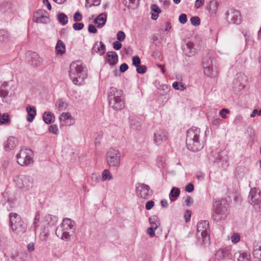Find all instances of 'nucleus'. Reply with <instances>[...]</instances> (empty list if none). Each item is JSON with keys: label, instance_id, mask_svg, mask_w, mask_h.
Segmentation results:
<instances>
[{"label": "nucleus", "instance_id": "1", "mask_svg": "<svg viewBox=\"0 0 261 261\" xmlns=\"http://www.w3.org/2000/svg\"><path fill=\"white\" fill-rule=\"evenodd\" d=\"M205 142V134L201 132L200 128L192 127L187 131L186 145L187 148L193 152L202 149Z\"/></svg>", "mask_w": 261, "mask_h": 261}, {"label": "nucleus", "instance_id": "2", "mask_svg": "<svg viewBox=\"0 0 261 261\" xmlns=\"http://www.w3.org/2000/svg\"><path fill=\"white\" fill-rule=\"evenodd\" d=\"M75 223L69 218H64L60 227L57 228L56 234L57 236L65 241L70 240L71 236L75 231Z\"/></svg>", "mask_w": 261, "mask_h": 261}, {"label": "nucleus", "instance_id": "3", "mask_svg": "<svg viewBox=\"0 0 261 261\" xmlns=\"http://www.w3.org/2000/svg\"><path fill=\"white\" fill-rule=\"evenodd\" d=\"M68 73L70 79L76 85H82L84 80L87 78V74L84 71L83 67L80 61H74L70 64Z\"/></svg>", "mask_w": 261, "mask_h": 261}, {"label": "nucleus", "instance_id": "4", "mask_svg": "<svg viewBox=\"0 0 261 261\" xmlns=\"http://www.w3.org/2000/svg\"><path fill=\"white\" fill-rule=\"evenodd\" d=\"M229 214V204L225 199L216 200L213 204L212 218L216 222L225 220Z\"/></svg>", "mask_w": 261, "mask_h": 261}, {"label": "nucleus", "instance_id": "5", "mask_svg": "<svg viewBox=\"0 0 261 261\" xmlns=\"http://www.w3.org/2000/svg\"><path fill=\"white\" fill-rule=\"evenodd\" d=\"M108 96L109 106L113 109L120 111L124 108L125 102L121 90L111 87L109 90Z\"/></svg>", "mask_w": 261, "mask_h": 261}, {"label": "nucleus", "instance_id": "6", "mask_svg": "<svg viewBox=\"0 0 261 261\" xmlns=\"http://www.w3.org/2000/svg\"><path fill=\"white\" fill-rule=\"evenodd\" d=\"M9 217L10 226L14 233L20 234L26 231L27 225L19 215L15 213H10Z\"/></svg>", "mask_w": 261, "mask_h": 261}, {"label": "nucleus", "instance_id": "7", "mask_svg": "<svg viewBox=\"0 0 261 261\" xmlns=\"http://www.w3.org/2000/svg\"><path fill=\"white\" fill-rule=\"evenodd\" d=\"M209 160L222 168L228 166V157L226 152L225 151H221L218 148L212 150L209 156Z\"/></svg>", "mask_w": 261, "mask_h": 261}, {"label": "nucleus", "instance_id": "8", "mask_svg": "<svg viewBox=\"0 0 261 261\" xmlns=\"http://www.w3.org/2000/svg\"><path fill=\"white\" fill-rule=\"evenodd\" d=\"M210 227L208 221L204 220L198 222L197 225V237L203 243H207L210 241Z\"/></svg>", "mask_w": 261, "mask_h": 261}, {"label": "nucleus", "instance_id": "9", "mask_svg": "<svg viewBox=\"0 0 261 261\" xmlns=\"http://www.w3.org/2000/svg\"><path fill=\"white\" fill-rule=\"evenodd\" d=\"M33 151L27 148L21 149L16 155L17 163L22 166H28L33 162Z\"/></svg>", "mask_w": 261, "mask_h": 261}, {"label": "nucleus", "instance_id": "10", "mask_svg": "<svg viewBox=\"0 0 261 261\" xmlns=\"http://www.w3.org/2000/svg\"><path fill=\"white\" fill-rule=\"evenodd\" d=\"M17 187L23 191H27L33 187V179L30 176L20 175L14 179Z\"/></svg>", "mask_w": 261, "mask_h": 261}, {"label": "nucleus", "instance_id": "11", "mask_svg": "<svg viewBox=\"0 0 261 261\" xmlns=\"http://www.w3.org/2000/svg\"><path fill=\"white\" fill-rule=\"evenodd\" d=\"M107 161L110 167H118L120 164V153L117 149L110 148L107 153Z\"/></svg>", "mask_w": 261, "mask_h": 261}, {"label": "nucleus", "instance_id": "12", "mask_svg": "<svg viewBox=\"0 0 261 261\" xmlns=\"http://www.w3.org/2000/svg\"><path fill=\"white\" fill-rule=\"evenodd\" d=\"M249 203L253 206L254 208H260L261 203V191L258 188H251L248 197Z\"/></svg>", "mask_w": 261, "mask_h": 261}, {"label": "nucleus", "instance_id": "13", "mask_svg": "<svg viewBox=\"0 0 261 261\" xmlns=\"http://www.w3.org/2000/svg\"><path fill=\"white\" fill-rule=\"evenodd\" d=\"M136 192L137 196L144 199L150 198L153 193L148 185L140 182L136 185Z\"/></svg>", "mask_w": 261, "mask_h": 261}, {"label": "nucleus", "instance_id": "14", "mask_svg": "<svg viewBox=\"0 0 261 261\" xmlns=\"http://www.w3.org/2000/svg\"><path fill=\"white\" fill-rule=\"evenodd\" d=\"M46 11L43 10H38L33 15V21L36 23H47L49 22V18L45 15Z\"/></svg>", "mask_w": 261, "mask_h": 261}, {"label": "nucleus", "instance_id": "15", "mask_svg": "<svg viewBox=\"0 0 261 261\" xmlns=\"http://www.w3.org/2000/svg\"><path fill=\"white\" fill-rule=\"evenodd\" d=\"M27 58L29 63L32 66H39L42 64V59L35 52L28 51L27 54Z\"/></svg>", "mask_w": 261, "mask_h": 261}, {"label": "nucleus", "instance_id": "16", "mask_svg": "<svg viewBox=\"0 0 261 261\" xmlns=\"http://www.w3.org/2000/svg\"><path fill=\"white\" fill-rule=\"evenodd\" d=\"M166 133L163 130H160L154 133V143L158 146L162 144L167 140Z\"/></svg>", "mask_w": 261, "mask_h": 261}, {"label": "nucleus", "instance_id": "17", "mask_svg": "<svg viewBox=\"0 0 261 261\" xmlns=\"http://www.w3.org/2000/svg\"><path fill=\"white\" fill-rule=\"evenodd\" d=\"M230 254V249L228 248H221L215 253L216 259L220 260L228 257Z\"/></svg>", "mask_w": 261, "mask_h": 261}, {"label": "nucleus", "instance_id": "18", "mask_svg": "<svg viewBox=\"0 0 261 261\" xmlns=\"http://www.w3.org/2000/svg\"><path fill=\"white\" fill-rule=\"evenodd\" d=\"M234 258L238 261H251L250 255L247 251H238L234 254Z\"/></svg>", "mask_w": 261, "mask_h": 261}, {"label": "nucleus", "instance_id": "19", "mask_svg": "<svg viewBox=\"0 0 261 261\" xmlns=\"http://www.w3.org/2000/svg\"><path fill=\"white\" fill-rule=\"evenodd\" d=\"M17 139L13 137H10L7 140L4 142L3 144L4 149L6 151H9L15 147L16 145Z\"/></svg>", "mask_w": 261, "mask_h": 261}, {"label": "nucleus", "instance_id": "20", "mask_svg": "<svg viewBox=\"0 0 261 261\" xmlns=\"http://www.w3.org/2000/svg\"><path fill=\"white\" fill-rule=\"evenodd\" d=\"M106 60L110 65H114L118 62V57L116 52L108 51L106 54Z\"/></svg>", "mask_w": 261, "mask_h": 261}, {"label": "nucleus", "instance_id": "21", "mask_svg": "<svg viewBox=\"0 0 261 261\" xmlns=\"http://www.w3.org/2000/svg\"><path fill=\"white\" fill-rule=\"evenodd\" d=\"M107 21V14L105 13L99 14L94 20V23L97 24V28L103 27Z\"/></svg>", "mask_w": 261, "mask_h": 261}, {"label": "nucleus", "instance_id": "22", "mask_svg": "<svg viewBox=\"0 0 261 261\" xmlns=\"http://www.w3.org/2000/svg\"><path fill=\"white\" fill-rule=\"evenodd\" d=\"M230 22L233 24H239L241 23L240 12L236 10H232L230 14Z\"/></svg>", "mask_w": 261, "mask_h": 261}, {"label": "nucleus", "instance_id": "23", "mask_svg": "<svg viewBox=\"0 0 261 261\" xmlns=\"http://www.w3.org/2000/svg\"><path fill=\"white\" fill-rule=\"evenodd\" d=\"M26 110L28 113L27 120L28 121L31 122L33 121L36 115V108L35 107L28 106L26 108Z\"/></svg>", "mask_w": 261, "mask_h": 261}, {"label": "nucleus", "instance_id": "24", "mask_svg": "<svg viewBox=\"0 0 261 261\" xmlns=\"http://www.w3.org/2000/svg\"><path fill=\"white\" fill-rule=\"evenodd\" d=\"M58 221V217L54 215H47L44 218V222L50 226H55Z\"/></svg>", "mask_w": 261, "mask_h": 261}, {"label": "nucleus", "instance_id": "25", "mask_svg": "<svg viewBox=\"0 0 261 261\" xmlns=\"http://www.w3.org/2000/svg\"><path fill=\"white\" fill-rule=\"evenodd\" d=\"M141 120L138 117H134L130 120V125L132 129L140 130L141 128Z\"/></svg>", "mask_w": 261, "mask_h": 261}, {"label": "nucleus", "instance_id": "26", "mask_svg": "<svg viewBox=\"0 0 261 261\" xmlns=\"http://www.w3.org/2000/svg\"><path fill=\"white\" fill-rule=\"evenodd\" d=\"M185 54L189 57L192 56L195 53V49L194 48V44L193 42H188L186 44V46L184 48Z\"/></svg>", "mask_w": 261, "mask_h": 261}, {"label": "nucleus", "instance_id": "27", "mask_svg": "<svg viewBox=\"0 0 261 261\" xmlns=\"http://www.w3.org/2000/svg\"><path fill=\"white\" fill-rule=\"evenodd\" d=\"M100 46L96 47L98 46V42L95 43L93 48L92 50H94L96 53H98L100 54V55H103L106 52V46L104 44V43L100 41L99 42Z\"/></svg>", "mask_w": 261, "mask_h": 261}, {"label": "nucleus", "instance_id": "28", "mask_svg": "<svg viewBox=\"0 0 261 261\" xmlns=\"http://www.w3.org/2000/svg\"><path fill=\"white\" fill-rule=\"evenodd\" d=\"M122 3L128 8L136 9L139 5V0H122Z\"/></svg>", "mask_w": 261, "mask_h": 261}, {"label": "nucleus", "instance_id": "29", "mask_svg": "<svg viewBox=\"0 0 261 261\" xmlns=\"http://www.w3.org/2000/svg\"><path fill=\"white\" fill-rule=\"evenodd\" d=\"M43 119L45 123L49 124L54 121L55 117L50 112H45L43 116Z\"/></svg>", "mask_w": 261, "mask_h": 261}, {"label": "nucleus", "instance_id": "30", "mask_svg": "<svg viewBox=\"0 0 261 261\" xmlns=\"http://www.w3.org/2000/svg\"><path fill=\"white\" fill-rule=\"evenodd\" d=\"M57 18L59 22L62 25H65L68 23V17L64 13H59L57 16Z\"/></svg>", "mask_w": 261, "mask_h": 261}, {"label": "nucleus", "instance_id": "31", "mask_svg": "<svg viewBox=\"0 0 261 261\" xmlns=\"http://www.w3.org/2000/svg\"><path fill=\"white\" fill-rule=\"evenodd\" d=\"M180 190L178 188L173 187L169 194L170 199L171 201L175 200L180 194Z\"/></svg>", "mask_w": 261, "mask_h": 261}, {"label": "nucleus", "instance_id": "32", "mask_svg": "<svg viewBox=\"0 0 261 261\" xmlns=\"http://www.w3.org/2000/svg\"><path fill=\"white\" fill-rule=\"evenodd\" d=\"M65 46L61 40H58L56 46L57 54L62 55L65 53Z\"/></svg>", "mask_w": 261, "mask_h": 261}, {"label": "nucleus", "instance_id": "33", "mask_svg": "<svg viewBox=\"0 0 261 261\" xmlns=\"http://www.w3.org/2000/svg\"><path fill=\"white\" fill-rule=\"evenodd\" d=\"M56 106L58 109L59 111H63L66 109L68 104L65 100L63 99L58 100L56 103Z\"/></svg>", "mask_w": 261, "mask_h": 261}, {"label": "nucleus", "instance_id": "34", "mask_svg": "<svg viewBox=\"0 0 261 261\" xmlns=\"http://www.w3.org/2000/svg\"><path fill=\"white\" fill-rule=\"evenodd\" d=\"M202 65L203 69L213 66V62L211 57H206L203 59Z\"/></svg>", "mask_w": 261, "mask_h": 261}, {"label": "nucleus", "instance_id": "35", "mask_svg": "<svg viewBox=\"0 0 261 261\" xmlns=\"http://www.w3.org/2000/svg\"><path fill=\"white\" fill-rule=\"evenodd\" d=\"M113 179V176L111 172L108 169H105L102 172V181H105L107 179L110 180Z\"/></svg>", "mask_w": 261, "mask_h": 261}, {"label": "nucleus", "instance_id": "36", "mask_svg": "<svg viewBox=\"0 0 261 261\" xmlns=\"http://www.w3.org/2000/svg\"><path fill=\"white\" fill-rule=\"evenodd\" d=\"M10 121L9 115L7 113H4L3 115H1L0 117V124H5Z\"/></svg>", "mask_w": 261, "mask_h": 261}, {"label": "nucleus", "instance_id": "37", "mask_svg": "<svg viewBox=\"0 0 261 261\" xmlns=\"http://www.w3.org/2000/svg\"><path fill=\"white\" fill-rule=\"evenodd\" d=\"M9 37V33L5 30H0V41L4 42L6 41Z\"/></svg>", "mask_w": 261, "mask_h": 261}, {"label": "nucleus", "instance_id": "38", "mask_svg": "<svg viewBox=\"0 0 261 261\" xmlns=\"http://www.w3.org/2000/svg\"><path fill=\"white\" fill-rule=\"evenodd\" d=\"M218 8L217 2L216 1H211L208 8V10L212 13H215Z\"/></svg>", "mask_w": 261, "mask_h": 261}, {"label": "nucleus", "instance_id": "39", "mask_svg": "<svg viewBox=\"0 0 261 261\" xmlns=\"http://www.w3.org/2000/svg\"><path fill=\"white\" fill-rule=\"evenodd\" d=\"M172 86L175 90L180 91H183L186 89V87L182 84V83H178L177 82H174L172 84Z\"/></svg>", "mask_w": 261, "mask_h": 261}, {"label": "nucleus", "instance_id": "40", "mask_svg": "<svg viewBox=\"0 0 261 261\" xmlns=\"http://www.w3.org/2000/svg\"><path fill=\"white\" fill-rule=\"evenodd\" d=\"M71 118V115L69 112L62 113L59 118L60 121L63 122H65L68 120H70Z\"/></svg>", "mask_w": 261, "mask_h": 261}, {"label": "nucleus", "instance_id": "41", "mask_svg": "<svg viewBox=\"0 0 261 261\" xmlns=\"http://www.w3.org/2000/svg\"><path fill=\"white\" fill-rule=\"evenodd\" d=\"M158 217L155 216H153L149 218V223L151 225V227L155 226V225L158 226V224H159V222L158 221Z\"/></svg>", "mask_w": 261, "mask_h": 261}, {"label": "nucleus", "instance_id": "42", "mask_svg": "<svg viewBox=\"0 0 261 261\" xmlns=\"http://www.w3.org/2000/svg\"><path fill=\"white\" fill-rule=\"evenodd\" d=\"M137 67V72L139 74H144L146 72L147 68L145 65H139L138 66H136Z\"/></svg>", "mask_w": 261, "mask_h": 261}, {"label": "nucleus", "instance_id": "43", "mask_svg": "<svg viewBox=\"0 0 261 261\" xmlns=\"http://www.w3.org/2000/svg\"><path fill=\"white\" fill-rule=\"evenodd\" d=\"M204 70V73L205 75H207V76H211L212 77L214 75V69H213V66H211L206 68H205Z\"/></svg>", "mask_w": 261, "mask_h": 261}, {"label": "nucleus", "instance_id": "44", "mask_svg": "<svg viewBox=\"0 0 261 261\" xmlns=\"http://www.w3.org/2000/svg\"><path fill=\"white\" fill-rule=\"evenodd\" d=\"M49 132L55 135H57L59 132L58 126L56 124L51 125L48 128Z\"/></svg>", "mask_w": 261, "mask_h": 261}, {"label": "nucleus", "instance_id": "45", "mask_svg": "<svg viewBox=\"0 0 261 261\" xmlns=\"http://www.w3.org/2000/svg\"><path fill=\"white\" fill-rule=\"evenodd\" d=\"M191 24L194 26H198L200 23V19L198 16H193L191 18Z\"/></svg>", "mask_w": 261, "mask_h": 261}, {"label": "nucleus", "instance_id": "46", "mask_svg": "<svg viewBox=\"0 0 261 261\" xmlns=\"http://www.w3.org/2000/svg\"><path fill=\"white\" fill-rule=\"evenodd\" d=\"M157 228L158 225L149 227L147 230V234L151 237H154L155 235L154 231Z\"/></svg>", "mask_w": 261, "mask_h": 261}, {"label": "nucleus", "instance_id": "47", "mask_svg": "<svg viewBox=\"0 0 261 261\" xmlns=\"http://www.w3.org/2000/svg\"><path fill=\"white\" fill-rule=\"evenodd\" d=\"M125 38V33L121 31L118 32L117 34V39L120 41H123Z\"/></svg>", "mask_w": 261, "mask_h": 261}, {"label": "nucleus", "instance_id": "48", "mask_svg": "<svg viewBox=\"0 0 261 261\" xmlns=\"http://www.w3.org/2000/svg\"><path fill=\"white\" fill-rule=\"evenodd\" d=\"M73 20L75 22H79L82 20L83 16L80 12L79 11L76 12L73 15Z\"/></svg>", "mask_w": 261, "mask_h": 261}, {"label": "nucleus", "instance_id": "49", "mask_svg": "<svg viewBox=\"0 0 261 261\" xmlns=\"http://www.w3.org/2000/svg\"><path fill=\"white\" fill-rule=\"evenodd\" d=\"M133 61V65L135 66V67L138 66V65H140L141 63V60L139 56H135L133 57L132 59Z\"/></svg>", "mask_w": 261, "mask_h": 261}, {"label": "nucleus", "instance_id": "50", "mask_svg": "<svg viewBox=\"0 0 261 261\" xmlns=\"http://www.w3.org/2000/svg\"><path fill=\"white\" fill-rule=\"evenodd\" d=\"M84 24L83 23H75L73 24V28L75 31H80L83 29Z\"/></svg>", "mask_w": 261, "mask_h": 261}, {"label": "nucleus", "instance_id": "51", "mask_svg": "<svg viewBox=\"0 0 261 261\" xmlns=\"http://www.w3.org/2000/svg\"><path fill=\"white\" fill-rule=\"evenodd\" d=\"M9 91L7 90L4 89L2 86L0 87V97L2 98H5L8 95Z\"/></svg>", "mask_w": 261, "mask_h": 261}, {"label": "nucleus", "instance_id": "52", "mask_svg": "<svg viewBox=\"0 0 261 261\" xmlns=\"http://www.w3.org/2000/svg\"><path fill=\"white\" fill-rule=\"evenodd\" d=\"M179 21L181 24H185L187 21V15L185 14H181L179 16Z\"/></svg>", "mask_w": 261, "mask_h": 261}, {"label": "nucleus", "instance_id": "53", "mask_svg": "<svg viewBox=\"0 0 261 261\" xmlns=\"http://www.w3.org/2000/svg\"><path fill=\"white\" fill-rule=\"evenodd\" d=\"M229 113V111L228 109L224 108L220 111L219 115L222 118L225 119L227 117L226 114H228Z\"/></svg>", "mask_w": 261, "mask_h": 261}, {"label": "nucleus", "instance_id": "54", "mask_svg": "<svg viewBox=\"0 0 261 261\" xmlns=\"http://www.w3.org/2000/svg\"><path fill=\"white\" fill-rule=\"evenodd\" d=\"M151 10L152 11L154 12V13L156 14H159L161 12V10H160V8L155 4H152L151 6Z\"/></svg>", "mask_w": 261, "mask_h": 261}, {"label": "nucleus", "instance_id": "55", "mask_svg": "<svg viewBox=\"0 0 261 261\" xmlns=\"http://www.w3.org/2000/svg\"><path fill=\"white\" fill-rule=\"evenodd\" d=\"M90 1L92 3L91 4L89 7H91L92 6H97L100 5V0H86V4H88L90 3Z\"/></svg>", "mask_w": 261, "mask_h": 261}, {"label": "nucleus", "instance_id": "56", "mask_svg": "<svg viewBox=\"0 0 261 261\" xmlns=\"http://www.w3.org/2000/svg\"><path fill=\"white\" fill-rule=\"evenodd\" d=\"M154 205V202L152 200L147 201L145 204V208L147 210H151Z\"/></svg>", "mask_w": 261, "mask_h": 261}, {"label": "nucleus", "instance_id": "57", "mask_svg": "<svg viewBox=\"0 0 261 261\" xmlns=\"http://www.w3.org/2000/svg\"><path fill=\"white\" fill-rule=\"evenodd\" d=\"M240 236L237 233L233 234L231 237L232 242L234 243H238L240 241Z\"/></svg>", "mask_w": 261, "mask_h": 261}, {"label": "nucleus", "instance_id": "58", "mask_svg": "<svg viewBox=\"0 0 261 261\" xmlns=\"http://www.w3.org/2000/svg\"><path fill=\"white\" fill-rule=\"evenodd\" d=\"M122 47V44L119 41H116L113 43V48L116 50H119Z\"/></svg>", "mask_w": 261, "mask_h": 261}, {"label": "nucleus", "instance_id": "59", "mask_svg": "<svg viewBox=\"0 0 261 261\" xmlns=\"http://www.w3.org/2000/svg\"><path fill=\"white\" fill-rule=\"evenodd\" d=\"M88 30L89 32L91 33H96L97 31L96 27L92 24L89 25Z\"/></svg>", "mask_w": 261, "mask_h": 261}, {"label": "nucleus", "instance_id": "60", "mask_svg": "<svg viewBox=\"0 0 261 261\" xmlns=\"http://www.w3.org/2000/svg\"><path fill=\"white\" fill-rule=\"evenodd\" d=\"M191 216V211L190 210H187L185 213V216H184L185 218V221L186 222H188L190 221Z\"/></svg>", "mask_w": 261, "mask_h": 261}, {"label": "nucleus", "instance_id": "61", "mask_svg": "<svg viewBox=\"0 0 261 261\" xmlns=\"http://www.w3.org/2000/svg\"><path fill=\"white\" fill-rule=\"evenodd\" d=\"M128 68V66L127 64L123 63L120 66V71L121 72H124L126 71Z\"/></svg>", "mask_w": 261, "mask_h": 261}, {"label": "nucleus", "instance_id": "62", "mask_svg": "<svg viewBox=\"0 0 261 261\" xmlns=\"http://www.w3.org/2000/svg\"><path fill=\"white\" fill-rule=\"evenodd\" d=\"M194 189L193 185L190 183L186 186L185 190L187 192H192L193 191Z\"/></svg>", "mask_w": 261, "mask_h": 261}, {"label": "nucleus", "instance_id": "63", "mask_svg": "<svg viewBox=\"0 0 261 261\" xmlns=\"http://www.w3.org/2000/svg\"><path fill=\"white\" fill-rule=\"evenodd\" d=\"M261 250V246L258 242H254L253 245V251Z\"/></svg>", "mask_w": 261, "mask_h": 261}, {"label": "nucleus", "instance_id": "64", "mask_svg": "<svg viewBox=\"0 0 261 261\" xmlns=\"http://www.w3.org/2000/svg\"><path fill=\"white\" fill-rule=\"evenodd\" d=\"M253 255L254 258L259 259L261 257V250L253 251Z\"/></svg>", "mask_w": 261, "mask_h": 261}]
</instances>
